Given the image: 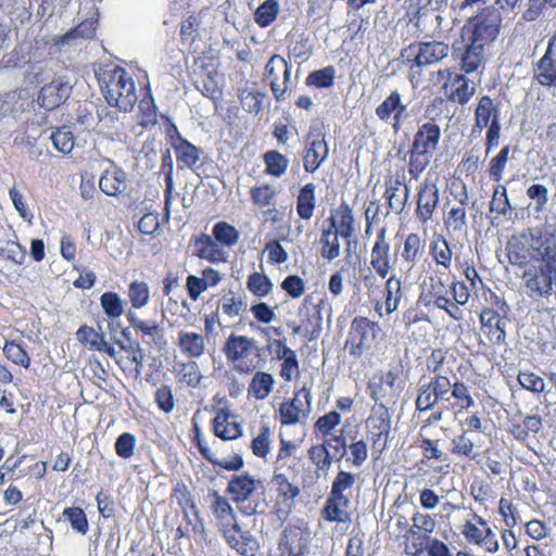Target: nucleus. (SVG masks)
Segmentation results:
<instances>
[{
  "label": "nucleus",
  "mask_w": 556,
  "mask_h": 556,
  "mask_svg": "<svg viewBox=\"0 0 556 556\" xmlns=\"http://www.w3.org/2000/svg\"><path fill=\"white\" fill-rule=\"evenodd\" d=\"M426 369L430 377L427 380L421 378L417 383V412H429L439 404L448 403L450 408L458 414L475 406L470 387L457 377V374H463L466 366L455 349H432L426 357Z\"/></svg>",
  "instance_id": "obj_1"
},
{
  "label": "nucleus",
  "mask_w": 556,
  "mask_h": 556,
  "mask_svg": "<svg viewBox=\"0 0 556 556\" xmlns=\"http://www.w3.org/2000/svg\"><path fill=\"white\" fill-rule=\"evenodd\" d=\"M98 81L110 106L121 112L132 111L138 101L135 80L126 68L119 65H109L98 74Z\"/></svg>",
  "instance_id": "obj_2"
},
{
  "label": "nucleus",
  "mask_w": 556,
  "mask_h": 556,
  "mask_svg": "<svg viewBox=\"0 0 556 556\" xmlns=\"http://www.w3.org/2000/svg\"><path fill=\"white\" fill-rule=\"evenodd\" d=\"M442 137L441 127L434 119L418 126L413 136L408 151L403 156L407 157V168L410 179L418 180L420 175L429 166L431 159L439 149Z\"/></svg>",
  "instance_id": "obj_3"
},
{
  "label": "nucleus",
  "mask_w": 556,
  "mask_h": 556,
  "mask_svg": "<svg viewBox=\"0 0 556 556\" xmlns=\"http://www.w3.org/2000/svg\"><path fill=\"white\" fill-rule=\"evenodd\" d=\"M484 0H464L459 4V11L469 13L475 4L481 5L477 14L468 17L462 29L463 40H471L486 46L493 42L501 29L502 18L496 9L484 5Z\"/></svg>",
  "instance_id": "obj_4"
},
{
  "label": "nucleus",
  "mask_w": 556,
  "mask_h": 556,
  "mask_svg": "<svg viewBox=\"0 0 556 556\" xmlns=\"http://www.w3.org/2000/svg\"><path fill=\"white\" fill-rule=\"evenodd\" d=\"M397 254L392 251L390 240L387 238V229L380 228L375 237L369 253V267L362 273V281L368 294L380 289L378 278L384 279L394 274Z\"/></svg>",
  "instance_id": "obj_5"
},
{
  "label": "nucleus",
  "mask_w": 556,
  "mask_h": 556,
  "mask_svg": "<svg viewBox=\"0 0 556 556\" xmlns=\"http://www.w3.org/2000/svg\"><path fill=\"white\" fill-rule=\"evenodd\" d=\"M356 476L350 471L339 470L332 480L330 493L321 509L323 518L328 522L346 523L351 521L352 489Z\"/></svg>",
  "instance_id": "obj_6"
},
{
  "label": "nucleus",
  "mask_w": 556,
  "mask_h": 556,
  "mask_svg": "<svg viewBox=\"0 0 556 556\" xmlns=\"http://www.w3.org/2000/svg\"><path fill=\"white\" fill-rule=\"evenodd\" d=\"M490 298L489 305L482 307L479 314L480 331L491 346L506 345V328L509 324V306L497 293L486 289Z\"/></svg>",
  "instance_id": "obj_7"
},
{
  "label": "nucleus",
  "mask_w": 556,
  "mask_h": 556,
  "mask_svg": "<svg viewBox=\"0 0 556 556\" xmlns=\"http://www.w3.org/2000/svg\"><path fill=\"white\" fill-rule=\"evenodd\" d=\"M223 353L233 369L242 375H251L262 365L261 349L248 336L230 333L223 345Z\"/></svg>",
  "instance_id": "obj_8"
},
{
  "label": "nucleus",
  "mask_w": 556,
  "mask_h": 556,
  "mask_svg": "<svg viewBox=\"0 0 556 556\" xmlns=\"http://www.w3.org/2000/svg\"><path fill=\"white\" fill-rule=\"evenodd\" d=\"M381 333L382 329L377 321L366 316H356L351 321L344 350L351 357L359 359L376 348Z\"/></svg>",
  "instance_id": "obj_9"
},
{
  "label": "nucleus",
  "mask_w": 556,
  "mask_h": 556,
  "mask_svg": "<svg viewBox=\"0 0 556 556\" xmlns=\"http://www.w3.org/2000/svg\"><path fill=\"white\" fill-rule=\"evenodd\" d=\"M450 52V47L444 41H414L401 50L402 63L409 72L437 65L444 60Z\"/></svg>",
  "instance_id": "obj_10"
},
{
  "label": "nucleus",
  "mask_w": 556,
  "mask_h": 556,
  "mask_svg": "<svg viewBox=\"0 0 556 556\" xmlns=\"http://www.w3.org/2000/svg\"><path fill=\"white\" fill-rule=\"evenodd\" d=\"M484 128H486L484 146L488 154L498 146L501 137L500 108L490 96L480 97L475 109L472 130L481 131Z\"/></svg>",
  "instance_id": "obj_11"
},
{
  "label": "nucleus",
  "mask_w": 556,
  "mask_h": 556,
  "mask_svg": "<svg viewBox=\"0 0 556 556\" xmlns=\"http://www.w3.org/2000/svg\"><path fill=\"white\" fill-rule=\"evenodd\" d=\"M391 414L386 404H377L370 408V413L365 420V429L371 451L377 457L387 448L391 433Z\"/></svg>",
  "instance_id": "obj_12"
},
{
  "label": "nucleus",
  "mask_w": 556,
  "mask_h": 556,
  "mask_svg": "<svg viewBox=\"0 0 556 556\" xmlns=\"http://www.w3.org/2000/svg\"><path fill=\"white\" fill-rule=\"evenodd\" d=\"M399 380L400 372L396 369L376 371L366 383V392L375 405L393 403L401 391Z\"/></svg>",
  "instance_id": "obj_13"
},
{
  "label": "nucleus",
  "mask_w": 556,
  "mask_h": 556,
  "mask_svg": "<svg viewBox=\"0 0 556 556\" xmlns=\"http://www.w3.org/2000/svg\"><path fill=\"white\" fill-rule=\"evenodd\" d=\"M462 526L460 533L467 543L482 547L488 553L498 551V541L488 520L475 511Z\"/></svg>",
  "instance_id": "obj_14"
},
{
  "label": "nucleus",
  "mask_w": 556,
  "mask_h": 556,
  "mask_svg": "<svg viewBox=\"0 0 556 556\" xmlns=\"http://www.w3.org/2000/svg\"><path fill=\"white\" fill-rule=\"evenodd\" d=\"M126 318L136 336L149 350L161 352L167 346L165 331L160 323L154 319H142L132 311L127 312Z\"/></svg>",
  "instance_id": "obj_15"
},
{
  "label": "nucleus",
  "mask_w": 556,
  "mask_h": 556,
  "mask_svg": "<svg viewBox=\"0 0 556 556\" xmlns=\"http://www.w3.org/2000/svg\"><path fill=\"white\" fill-rule=\"evenodd\" d=\"M468 192L465 185L454 201L446 200L443 207V227L452 235L466 233L468 228Z\"/></svg>",
  "instance_id": "obj_16"
},
{
  "label": "nucleus",
  "mask_w": 556,
  "mask_h": 556,
  "mask_svg": "<svg viewBox=\"0 0 556 556\" xmlns=\"http://www.w3.org/2000/svg\"><path fill=\"white\" fill-rule=\"evenodd\" d=\"M415 218L427 226L432 220L440 203V190L435 181L425 178L416 189Z\"/></svg>",
  "instance_id": "obj_17"
},
{
  "label": "nucleus",
  "mask_w": 556,
  "mask_h": 556,
  "mask_svg": "<svg viewBox=\"0 0 556 556\" xmlns=\"http://www.w3.org/2000/svg\"><path fill=\"white\" fill-rule=\"evenodd\" d=\"M311 392L306 388L294 391L293 397L280 403L278 413L282 426H293L306 421L311 413Z\"/></svg>",
  "instance_id": "obj_18"
},
{
  "label": "nucleus",
  "mask_w": 556,
  "mask_h": 556,
  "mask_svg": "<svg viewBox=\"0 0 556 556\" xmlns=\"http://www.w3.org/2000/svg\"><path fill=\"white\" fill-rule=\"evenodd\" d=\"M264 77L269 80L275 100H283L291 80V65L287 60L279 54H273L265 65Z\"/></svg>",
  "instance_id": "obj_19"
},
{
  "label": "nucleus",
  "mask_w": 556,
  "mask_h": 556,
  "mask_svg": "<svg viewBox=\"0 0 556 556\" xmlns=\"http://www.w3.org/2000/svg\"><path fill=\"white\" fill-rule=\"evenodd\" d=\"M437 75L441 79H446L442 89L451 102L465 105L476 92V88L470 86L469 79L464 74L454 73L452 68L439 70Z\"/></svg>",
  "instance_id": "obj_20"
},
{
  "label": "nucleus",
  "mask_w": 556,
  "mask_h": 556,
  "mask_svg": "<svg viewBox=\"0 0 556 556\" xmlns=\"http://www.w3.org/2000/svg\"><path fill=\"white\" fill-rule=\"evenodd\" d=\"M201 12H191L179 23V42L181 47L192 55L203 51L204 41L202 38Z\"/></svg>",
  "instance_id": "obj_21"
},
{
  "label": "nucleus",
  "mask_w": 556,
  "mask_h": 556,
  "mask_svg": "<svg viewBox=\"0 0 556 556\" xmlns=\"http://www.w3.org/2000/svg\"><path fill=\"white\" fill-rule=\"evenodd\" d=\"M329 155V147L321 132L314 134L309 131L306 135L304 148L302 151V162L304 172L314 174Z\"/></svg>",
  "instance_id": "obj_22"
},
{
  "label": "nucleus",
  "mask_w": 556,
  "mask_h": 556,
  "mask_svg": "<svg viewBox=\"0 0 556 556\" xmlns=\"http://www.w3.org/2000/svg\"><path fill=\"white\" fill-rule=\"evenodd\" d=\"M118 345L119 351H116L113 346V355L109 356L115 361L126 377L138 379L143 368L144 355L142 349L139 343L126 345L118 342Z\"/></svg>",
  "instance_id": "obj_23"
},
{
  "label": "nucleus",
  "mask_w": 556,
  "mask_h": 556,
  "mask_svg": "<svg viewBox=\"0 0 556 556\" xmlns=\"http://www.w3.org/2000/svg\"><path fill=\"white\" fill-rule=\"evenodd\" d=\"M211 430L222 441H235L243 434L238 416L229 407H220L216 410L211 420Z\"/></svg>",
  "instance_id": "obj_24"
},
{
  "label": "nucleus",
  "mask_w": 556,
  "mask_h": 556,
  "mask_svg": "<svg viewBox=\"0 0 556 556\" xmlns=\"http://www.w3.org/2000/svg\"><path fill=\"white\" fill-rule=\"evenodd\" d=\"M309 531L300 526H287L279 539L278 547L282 555L303 556L308 551Z\"/></svg>",
  "instance_id": "obj_25"
},
{
  "label": "nucleus",
  "mask_w": 556,
  "mask_h": 556,
  "mask_svg": "<svg viewBox=\"0 0 556 556\" xmlns=\"http://www.w3.org/2000/svg\"><path fill=\"white\" fill-rule=\"evenodd\" d=\"M408 197L409 189L400 177L389 175L384 178L386 216L391 213L400 215L406 207Z\"/></svg>",
  "instance_id": "obj_26"
},
{
  "label": "nucleus",
  "mask_w": 556,
  "mask_h": 556,
  "mask_svg": "<svg viewBox=\"0 0 556 556\" xmlns=\"http://www.w3.org/2000/svg\"><path fill=\"white\" fill-rule=\"evenodd\" d=\"M261 485V480L255 479L251 473L244 471L231 476L225 492L229 496V500L238 505L250 500Z\"/></svg>",
  "instance_id": "obj_27"
},
{
  "label": "nucleus",
  "mask_w": 556,
  "mask_h": 556,
  "mask_svg": "<svg viewBox=\"0 0 556 556\" xmlns=\"http://www.w3.org/2000/svg\"><path fill=\"white\" fill-rule=\"evenodd\" d=\"M227 545L240 556H255L260 549L257 540L243 531L239 522L220 533Z\"/></svg>",
  "instance_id": "obj_28"
},
{
  "label": "nucleus",
  "mask_w": 556,
  "mask_h": 556,
  "mask_svg": "<svg viewBox=\"0 0 556 556\" xmlns=\"http://www.w3.org/2000/svg\"><path fill=\"white\" fill-rule=\"evenodd\" d=\"M307 299L304 301V311H301V319L299 325L293 327L294 334H301L308 340L316 339L321 331L323 316L321 306L323 301L318 304L306 305Z\"/></svg>",
  "instance_id": "obj_29"
},
{
  "label": "nucleus",
  "mask_w": 556,
  "mask_h": 556,
  "mask_svg": "<svg viewBox=\"0 0 556 556\" xmlns=\"http://www.w3.org/2000/svg\"><path fill=\"white\" fill-rule=\"evenodd\" d=\"M406 104L402 101V94L399 90H393L391 93L376 108L375 113L382 122L392 119V127L397 130L406 117Z\"/></svg>",
  "instance_id": "obj_30"
},
{
  "label": "nucleus",
  "mask_w": 556,
  "mask_h": 556,
  "mask_svg": "<svg viewBox=\"0 0 556 556\" xmlns=\"http://www.w3.org/2000/svg\"><path fill=\"white\" fill-rule=\"evenodd\" d=\"M383 280V302L377 301L375 303V311L379 314V316L383 315L381 312L382 308H384V313L387 315H390L393 312H395L399 308L401 300L403 298V282L401 277L396 276L395 274H391Z\"/></svg>",
  "instance_id": "obj_31"
},
{
  "label": "nucleus",
  "mask_w": 556,
  "mask_h": 556,
  "mask_svg": "<svg viewBox=\"0 0 556 556\" xmlns=\"http://www.w3.org/2000/svg\"><path fill=\"white\" fill-rule=\"evenodd\" d=\"M438 274L437 270L435 275L429 278V294L438 308L444 311L452 319L459 321L464 318L463 311L446 295V286Z\"/></svg>",
  "instance_id": "obj_32"
},
{
  "label": "nucleus",
  "mask_w": 556,
  "mask_h": 556,
  "mask_svg": "<svg viewBox=\"0 0 556 556\" xmlns=\"http://www.w3.org/2000/svg\"><path fill=\"white\" fill-rule=\"evenodd\" d=\"M555 37L548 40L545 53L534 64V79L542 87H556V56L554 53Z\"/></svg>",
  "instance_id": "obj_33"
},
{
  "label": "nucleus",
  "mask_w": 556,
  "mask_h": 556,
  "mask_svg": "<svg viewBox=\"0 0 556 556\" xmlns=\"http://www.w3.org/2000/svg\"><path fill=\"white\" fill-rule=\"evenodd\" d=\"M71 86L61 78L53 79L41 87L38 104L47 111H52L63 104L71 94Z\"/></svg>",
  "instance_id": "obj_34"
},
{
  "label": "nucleus",
  "mask_w": 556,
  "mask_h": 556,
  "mask_svg": "<svg viewBox=\"0 0 556 556\" xmlns=\"http://www.w3.org/2000/svg\"><path fill=\"white\" fill-rule=\"evenodd\" d=\"M327 227L338 232L342 239L350 240L355 233V218L352 207L342 201L331 211L327 218Z\"/></svg>",
  "instance_id": "obj_35"
},
{
  "label": "nucleus",
  "mask_w": 556,
  "mask_h": 556,
  "mask_svg": "<svg viewBox=\"0 0 556 556\" xmlns=\"http://www.w3.org/2000/svg\"><path fill=\"white\" fill-rule=\"evenodd\" d=\"M285 466H286L285 464H282L281 466H275V470H274L273 478H271V483L275 485V490H276L277 498H278V501L275 505V508L277 507V505L279 503L286 504L288 506V510H285V511L277 509L279 517H280V514H282L285 517L288 515V513L292 506V503L300 495V488L296 484L292 483L288 479L286 473L280 472V470Z\"/></svg>",
  "instance_id": "obj_36"
},
{
  "label": "nucleus",
  "mask_w": 556,
  "mask_h": 556,
  "mask_svg": "<svg viewBox=\"0 0 556 556\" xmlns=\"http://www.w3.org/2000/svg\"><path fill=\"white\" fill-rule=\"evenodd\" d=\"M426 242L417 232H409L402 239L397 248V253L403 264L409 269L415 267L425 255Z\"/></svg>",
  "instance_id": "obj_37"
},
{
  "label": "nucleus",
  "mask_w": 556,
  "mask_h": 556,
  "mask_svg": "<svg viewBox=\"0 0 556 556\" xmlns=\"http://www.w3.org/2000/svg\"><path fill=\"white\" fill-rule=\"evenodd\" d=\"M191 441L201 456L214 467H219L226 471H239L244 467V460L240 454H233L227 459H218L202 435H191Z\"/></svg>",
  "instance_id": "obj_38"
},
{
  "label": "nucleus",
  "mask_w": 556,
  "mask_h": 556,
  "mask_svg": "<svg viewBox=\"0 0 556 556\" xmlns=\"http://www.w3.org/2000/svg\"><path fill=\"white\" fill-rule=\"evenodd\" d=\"M429 255L437 266L438 273L450 271L453 266V250L447 239L439 233L429 243Z\"/></svg>",
  "instance_id": "obj_39"
},
{
  "label": "nucleus",
  "mask_w": 556,
  "mask_h": 556,
  "mask_svg": "<svg viewBox=\"0 0 556 556\" xmlns=\"http://www.w3.org/2000/svg\"><path fill=\"white\" fill-rule=\"evenodd\" d=\"M211 497V510L220 533L238 523V517L227 497L220 495L217 491H213Z\"/></svg>",
  "instance_id": "obj_40"
},
{
  "label": "nucleus",
  "mask_w": 556,
  "mask_h": 556,
  "mask_svg": "<svg viewBox=\"0 0 556 556\" xmlns=\"http://www.w3.org/2000/svg\"><path fill=\"white\" fill-rule=\"evenodd\" d=\"M99 188L108 197H118L127 188V174L118 166H111L101 174Z\"/></svg>",
  "instance_id": "obj_41"
},
{
  "label": "nucleus",
  "mask_w": 556,
  "mask_h": 556,
  "mask_svg": "<svg viewBox=\"0 0 556 556\" xmlns=\"http://www.w3.org/2000/svg\"><path fill=\"white\" fill-rule=\"evenodd\" d=\"M177 345L184 356L197 359L205 354L206 338L202 333L181 330L178 332Z\"/></svg>",
  "instance_id": "obj_42"
},
{
  "label": "nucleus",
  "mask_w": 556,
  "mask_h": 556,
  "mask_svg": "<svg viewBox=\"0 0 556 556\" xmlns=\"http://www.w3.org/2000/svg\"><path fill=\"white\" fill-rule=\"evenodd\" d=\"M176 138L172 140L176 160L179 168H192L200 160L201 150L187 139L182 138L174 126Z\"/></svg>",
  "instance_id": "obj_43"
},
{
  "label": "nucleus",
  "mask_w": 556,
  "mask_h": 556,
  "mask_svg": "<svg viewBox=\"0 0 556 556\" xmlns=\"http://www.w3.org/2000/svg\"><path fill=\"white\" fill-rule=\"evenodd\" d=\"M77 340L91 351L103 352L108 355H113V345L105 340V334L102 331H97L94 328L83 325L76 331Z\"/></svg>",
  "instance_id": "obj_44"
},
{
  "label": "nucleus",
  "mask_w": 556,
  "mask_h": 556,
  "mask_svg": "<svg viewBox=\"0 0 556 556\" xmlns=\"http://www.w3.org/2000/svg\"><path fill=\"white\" fill-rule=\"evenodd\" d=\"M317 207L316 186L307 182L302 186L295 197V211L300 219L309 220Z\"/></svg>",
  "instance_id": "obj_45"
},
{
  "label": "nucleus",
  "mask_w": 556,
  "mask_h": 556,
  "mask_svg": "<svg viewBox=\"0 0 556 556\" xmlns=\"http://www.w3.org/2000/svg\"><path fill=\"white\" fill-rule=\"evenodd\" d=\"M465 47L458 54L460 61V70L466 74L476 72L484 62V47L481 43L471 40H463Z\"/></svg>",
  "instance_id": "obj_46"
},
{
  "label": "nucleus",
  "mask_w": 556,
  "mask_h": 556,
  "mask_svg": "<svg viewBox=\"0 0 556 556\" xmlns=\"http://www.w3.org/2000/svg\"><path fill=\"white\" fill-rule=\"evenodd\" d=\"M275 379L271 374L255 370L248 386V396L257 401L265 400L273 391Z\"/></svg>",
  "instance_id": "obj_47"
},
{
  "label": "nucleus",
  "mask_w": 556,
  "mask_h": 556,
  "mask_svg": "<svg viewBox=\"0 0 556 556\" xmlns=\"http://www.w3.org/2000/svg\"><path fill=\"white\" fill-rule=\"evenodd\" d=\"M450 452L455 457L469 462L477 460L480 456L478 447L475 445L473 440L469 437V433L466 430H462L459 434L455 435L451 440Z\"/></svg>",
  "instance_id": "obj_48"
},
{
  "label": "nucleus",
  "mask_w": 556,
  "mask_h": 556,
  "mask_svg": "<svg viewBox=\"0 0 556 556\" xmlns=\"http://www.w3.org/2000/svg\"><path fill=\"white\" fill-rule=\"evenodd\" d=\"M339 238L341 236L334 230L324 226L319 238V253L324 260L332 261L340 256L341 245Z\"/></svg>",
  "instance_id": "obj_49"
},
{
  "label": "nucleus",
  "mask_w": 556,
  "mask_h": 556,
  "mask_svg": "<svg viewBox=\"0 0 556 556\" xmlns=\"http://www.w3.org/2000/svg\"><path fill=\"white\" fill-rule=\"evenodd\" d=\"M146 89L147 92L139 101L138 124L143 128H149L157 123V109L149 83H147Z\"/></svg>",
  "instance_id": "obj_50"
},
{
  "label": "nucleus",
  "mask_w": 556,
  "mask_h": 556,
  "mask_svg": "<svg viewBox=\"0 0 556 556\" xmlns=\"http://www.w3.org/2000/svg\"><path fill=\"white\" fill-rule=\"evenodd\" d=\"M307 457L315 466V473L317 476L327 475L331 465L333 456L327 448V444H314L307 450Z\"/></svg>",
  "instance_id": "obj_51"
},
{
  "label": "nucleus",
  "mask_w": 556,
  "mask_h": 556,
  "mask_svg": "<svg viewBox=\"0 0 556 556\" xmlns=\"http://www.w3.org/2000/svg\"><path fill=\"white\" fill-rule=\"evenodd\" d=\"M263 162L265 174L275 178L283 176L289 167V159L277 150L266 151L263 154Z\"/></svg>",
  "instance_id": "obj_52"
},
{
  "label": "nucleus",
  "mask_w": 556,
  "mask_h": 556,
  "mask_svg": "<svg viewBox=\"0 0 556 556\" xmlns=\"http://www.w3.org/2000/svg\"><path fill=\"white\" fill-rule=\"evenodd\" d=\"M433 538L426 536L425 533L412 530L403 538L404 549L403 553L407 556H421L429 545V541Z\"/></svg>",
  "instance_id": "obj_53"
},
{
  "label": "nucleus",
  "mask_w": 556,
  "mask_h": 556,
  "mask_svg": "<svg viewBox=\"0 0 556 556\" xmlns=\"http://www.w3.org/2000/svg\"><path fill=\"white\" fill-rule=\"evenodd\" d=\"M212 236L220 245L231 248L238 243L240 232L235 226L220 220L213 226Z\"/></svg>",
  "instance_id": "obj_54"
},
{
  "label": "nucleus",
  "mask_w": 556,
  "mask_h": 556,
  "mask_svg": "<svg viewBox=\"0 0 556 556\" xmlns=\"http://www.w3.org/2000/svg\"><path fill=\"white\" fill-rule=\"evenodd\" d=\"M219 307L226 316L233 318L247 309V303L241 293L229 291L220 298Z\"/></svg>",
  "instance_id": "obj_55"
},
{
  "label": "nucleus",
  "mask_w": 556,
  "mask_h": 556,
  "mask_svg": "<svg viewBox=\"0 0 556 556\" xmlns=\"http://www.w3.org/2000/svg\"><path fill=\"white\" fill-rule=\"evenodd\" d=\"M127 296L131 307L140 309L150 301V288L143 280H134L128 285Z\"/></svg>",
  "instance_id": "obj_56"
},
{
  "label": "nucleus",
  "mask_w": 556,
  "mask_h": 556,
  "mask_svg": "<svg viewBox=\"0 0 556 556\" xmlns=\"http://www.w3.org/2000/svg\"><path fill=\"white\" fill-rule=\"evenodd\" d=\"M195 87L203 96L214 102L218 101L222 97V87L215 72H206L201 75L197 80Z\"/></svg>",
  "instance_id": "obj_57"
},
{
  "label": "nucleus",
  "mask_w": 556,
  "mask_h": 556,
  "mask_svg": "<svg viewBox=\"0 0 556 556\" xmlns=\"http://www.w3.org/2000/svg\"><path fill=\"white\" fill-rule=\"evenodd\" d=\"M336 68L333 65H328L324 68L311 72L306 79L305 85L318 89H328L334 85Z\"/></svg>",
  "instance_id": "obj_58"
},
{
  "label": "nucleus",
  "mask_w": 556,
  "mask_h": 556,
  "mask_svg": "<svg viewBox=\"0 0 556 556\" xmlns=\"http://www.w3.org/2000/svg\"><path fill=\"white\" fill-rule=\"evenodd\" d=\"M280 11L278 0H265L254 12V22L262 28L271 25Z\"/></svg>",
  "instance_id": "obj_59"
},
{
  "label": "nucleus",
  "mask_w": 556,
  "mask_h": 556,
  "mask_svg": "<svg viewBox=\"0 0 556 556\" xmlns=\"http://www.w3.org/2000/svg\"><path fill=\"white\" fill-rule=\"evenodd\" d=\"M276 189L269 184H262L250 189V199L254 206L263 208L275 203Z\"/></svg>",
  "instance_id": "obj_60"
},
{
  "label": "nucleus",
  "mask_w": 556,
  "mask_h": 556,
  "mask_svg": "<svg viewBox=\"0 0 556 556\" xmlns=\"http://www.w3.org/2000/svg\"><path fill=\"white\" fill-rule=\"evenodd\" d=\"M50 139L54 149L62 154L72 152L76 140L73 131L66 126L54 129L50 135Z\"/></svg>",
  "instance_id": "obj_61"
},
{
  "label": "nucleus",
  "mask_w": 556,
  "mask_h": 556,
  "mask_svg": "<svg viewBox=\"0 0 556 556\" xmlns=\"http://www.w3.org/2000/svg\"><path fill=\"white\" fill-rule=\"evenodd\" d=\"M271 430L269 426L263 425L256 437L251 441V451L254 456L266 459L270 452Z\"/></svg>",
  "instance_id": "obj_62"
},
{
  "label": "nucleus",
  "mask_w": 556,
  "mask_h": 556,
  "mask_svg": "<svg viewBox=\"0 0 556 556\" xmlns=\"http://www.w3.org/2000/svg\"><path fill=\"white\" fill-rule=\"evenodd\" d=\"M340 424V413L338 410H330L316 419L313 429L315 434L328 438Z\"/></svg>",
  "instance_id": "obj_63"
},
{
  "label": "nucleus",
  "mask_w": 556,
  "mask_h": 556,
  "mask_svg": "<svg viewBox=\"0 0 556 556\" xmlns=\"http://www.w3.org/2000/svg\"><path fill=\"white\" fill-rule=\"evenodd\" d=\"M3 354L5 357L15 365L24 368H29L30 356L27 351L14 340H7L3 346Z\"/></svg>",
  "instance_id": "obj_64"
}]
</instances>
